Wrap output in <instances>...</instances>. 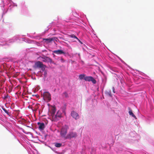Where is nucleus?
I'll use <instances>...</instances> for the list:
<instances>
[{
	"mask_svg": "<svg viewBox=\"0 0 154 154\" xmlns=\"http://www.w3.org/2000/svg\"><path fill=\"white\" fill-rule=\"evenodd\" d=\"M77 136V134L75 132H70L66 135V139H71L72 138L74 137Z\"/></svg>",
	"mask_w": 154,
	"mask_h": 154,
	"instance_id": "obj_4",
	"label": "nucleus"
},
{
	"mask_svg": "<svg viewBox=\"0 0 154 154\" xmlns=\"http://www.w3.org/2000/svg\"><path fill=\"white\" fill-rule=\"evenodd\" d=\"M105 94L111 97L112 95L111 94V91L110 90H107L105 92Z\"/></svg>",
	"mask_w": 154,
	"mask_h": 154,
	"instance_id": "obj_14",
	"label": "nucleus"
},
{
	"mask_svg": "<svg viewBox=\"0 0 154 154\" xmlns=\"http://www.w3.org/2000/svg\"><path fill=\"white\" fill-rule=\"evenodd\" d=\"M62 117L61 113L58 111L56 115L53 116V119L54 121H57Z\"/></svg>",
	"mask_w": 154,
	"mask_h": 154,
	"instance_id": "obj_3",
	"label": "nucleus"
},
{
	"mask_svg": "<svg viewBox=\"0 0 154 154\" xmlns=\"http://www.w3.org/2000/svg\"><path fill=\"white\" fill-rule=\"evenodd\" d=\"M128 109L129 110V115L130 116H131L132 117L135 118V119H137V118L136 117V116L133 113L130 107L128 108Z\"/></svg>",
	"mask_w": 154,
	"mask_h": 154,
	"instance_id": "obj_12",
	"label": "nucleus"
},
{
	"mask_svg": "<svg viewBox=\"0 0 154 154\" xmlns=\"http://www.w3.org/2000/svg\"><path fill=\"white\" fill-rule=\"evenodd\" d=\"M2 109L5 113L7 114L8 115H9V113L8 112L6 109H5V108H3Z\"/></svg>",
	"mask_w": 154,
	"mask_h": 154,
	"instance_id": "obj_18",
	"label": "nucleus"
},
{
	"mask_svg": "<svg viewBox=\"0 0 154 154\" xmlns=\"http://www.w3.org/2000/svg\"><path fill=\"white\" fill-rule=\"evenodd\" d=\"M44 99L46 101H49L51 100V95L48 92H45L43 94Z\"/></svg>",
	"mask_w": 154,
	"mask_h": 154,
	"instance_id": "obj_2",
	"label": "nucleus"
},
{
	"mask_svg": "<svg viewBox=\"0 0 154 154\" xmlns=\"http://www.w3.org/2000/svg\"><path fill=\"white\" fill-rule=\"evenodd\" d=\"M71 116L75 119L79 118V115L75 111H73L71 112Z\"/></svg>",
	"mask_w": 154,
	"mask_h": 154,
	"instance_id": "obj_8",
	"label": "nucleus"
},
{
	"mask_svg": "<svg viewBox=\"0 0 154 154\" xmlns=\"http://www.w3.org/2000/svg\"><path fill=\"white\" fill-rule=\"evenodd\" d=\"M60 61H61V62H62V63H63V62H64L65 61L64 59L63 58H61V59H60Z\"/></svg>",
	"mask_w": 154,
	"mask_h": 154,
	"instance_id": "obj_22",
	"label": "nucleus"
},
{
	"mask_svg": "<svg viewBox=\"0 0 154 154\" xmlns=\"http://www.w3.org/2000/svg\"><path fill=\"white\" fill-rule=\"evenodd\" d=\"M45 67H45V66H42V67H41L40 68L41 69L42 71H45Z\"/></svg>",
	"mask_w": 154,
	"mask_h": 154,
	"instance_id": "obj_20",
	"label": "nucleus"
},
{
	"mask_svg": "<svg viewBox=\"0 0 154 154\" xmlns=\"http://www.w3.org/2000/svg\"><path fill=\"white\" fill-rule=\"evenodd\" d=\"M55 39L54 38H44L43 40L44 42L47 43L51 42L52 41L54 40Z\"/></svg>",
	"mask_w": 154,
	"mask_h": 154,
	"instance_id": "obj_10",
	"label": "nucleus"
},
{
	"mask_svg": "<svg viewBox=\"0 0 154 154\" xmlns=\"http://www.w3.org/2000/svg\"><path fill=\"white\" fill-rule=\"evenodd\" d=\"M112 90L113 91V92L114 93H115V88H114V87H113L112 88Z\"/></svg>",
	"mask_w": 154,
	"mask_h": 154,
	"instance_id": "obj_23",
	"label": "nucleus"
},
{
	"mask_svg": "<svg viewBox=\"0 0 154 154\" xmlns=\"http://www.w3.org/2000/svg\"><path fill=\"white\" fill-rule=\"evenodd\" d=\"M44 75L45 76H46L47 75V72L46 71H45L44 72Z\"/></svg>",
	"mask_w": 154,
	"mask_h": 154,
	"instance_id": "obj_21",
	"label": "nucleus"
},
{
	"mask_svg": "<svg viewBox=\"0 0 154 154\" xmlns=\"http://www.w3.org/2000/svg\"><path fill=\"white\" fill-rule=\"evenodd\" d=\"M78 40L79 41V42H80L81 44H82V42L80 41V40H79H79Z\"/></svg>",
	"mask_w": 154,
	"mask_h": 154,
	"instance_id": "obj_24",
	"label": "nucleus"
},
{
	"mask_svg": "<svg viewBox=\"0 0 154 154\" xmlns=\"http://www.w3.org/2000/svg\"><path fill=\"white\" fill-rule=\"evenodd\" d=\"M42 66H45L46 67L45 65H44L41 62L38 61L35 62L34 67V68H40Z\"/></svg>",
	"mask_w": 154,
	"mask_h": 154,
	"instance_id": "obj_5",
	"label": "nucleus"
},
{
	"mask_svg": "<svg viewBox=\"0 0 154 154\" xmlns=\"http://www.w3.org/2000/svg\"><path fill=\"white\" fill-rule=\"evenodd\" d=\"M54 53L57 54H65V53L63 51L61 50H55L54 51Z\"/></svg>",
	"mask_w": 154,
	"mask_h": 154,
	"instance_id": "obj_11",
	"label": "nucleus"
},
{
	"mask_svg": "<svg viewBox=\"0 0 154 154\" xmlns=\"http://www.w3.org/2000/svg\"><path fill=\"white\" fill-rule=\"evenodd\" d=\"M85 75L84 74H81L79 75V78L80 79H84V78L85 77Z\"/></svg>",
	"mask_w": 154,
	"mask_h": 154,
	"instance_id": "obj_16",
	"label": "nucleus"
},
{
	"mask_svg": "<svg viewBox=\"0 0 154 154\" xmlns=\"http://www.w3.org/2000/svg\"><path fill=\"white\" fill-rule=\"evenodd\" d=\"M69 36L72 38H75L77 39V40H79V39L77 38V37L74 34H71L69 35Z\"/></svg>",
	"mask_w": 154,
	"mask_h": 154,
	"instance_id": "obj_17",
	"label": "nucleus"
},
{
	"mask_svg": "<svg viewBox=\"0 0 154 154\" xmlns=\"http://www.w3.org/2000/svg\"><path fill=\"white\" fill-rule=\"evenodd\" d=\"M56 109L55 107H53L51 111V115L53 117V116L54 115H55V114L56 112Z\"/></svg>",
	"mask_w": 154,
	"mask_h": 154,
	"instance_id": "obj_13",
	"label": "nucleus"
},
{
	"mask_svg": "<svg viewBox=\"0 0 154 154\" xmlns=\"http://www.w3.org/2000/svg\"><path fill=\"white\" fill-rule=\"evenodd\" d=\"M41 58L42 59V61L43 62H50L51 63L52 62V59L48 57H42Z\"/></svg>",
	"mask_w": 154,
	"mask_h": 154,
	"instance_id": "obj_7",
	"label": "nucleus"
},
{
	"mask_svg": "<svg viewBox=\"0 0 154 154\" xmlns=\"http://www.w3.org/2000/svg\"><path fill=\"white\" fill-rule=\"evenodd\" d=\"M37 124L39 125V130H44L45 127V125L44 123L38 122V123Z\"/></svg>",
	"mask_w": 154,
	"mask_h": 154,
	"instance_id": "obj_9",
	"label": "nucleus"
},
{
	"mask_svg": "<svg viewBox=\"0 0 154 154\" xmlns=\"http://www.w3.org/2000/svg\"><path fill=\"white\" fill-rule=\"evenodd\" d=\"M63 94L65 96V97H68V94L66 92H64L63 93Z\"/></svg>",
	"mask_w": 154,
	"mask_h": 154,
	"instance_id": "obj_19",
	"label": "nucleus"
},
{
	"mask_svg": "<svg viewBox=\"0 0 154 154\" xmlns=\"http://www.w3.org/2000/svg\"><path fill=\"white\" fill-rule=\"evenodd\" d=\"M68 128V127L67 126L65 125L63 127L61 130V136L63 137L65 139H66V135L67 134V130Z\"/></svg>",
	"mask_w": 154,
	"mask_h": 154,
	"instance_id": "obj_1",
	"label": "nucleus"
},
{
	"mask_svg": "<svg viewBox=\"0 0 154 154\" xmlns=\"http://www.w3.org/2000/svg\"><path fill=\"white\" fill-rule=\"evenodd\" d=\"M84 80L86 81H91L94 84H96V80L92 76H86L84 78Z\"/></svg>",
	"mask_w": 154,
	"mask_h": 154,
	"instance_id": "obj_6",
	"label": "nucleus"
},
{
	"mask_svg": "<svg viewBox=\"0 0 154 154\" xmlns=\"http://www.w3.org/2000/svg\"><path fill=\"white\" fill-rule=\"evenodd\" d=\"M54 146L57 147H60L62 145V144L58 143H54Z\"/></svg>",
	"mask_w": 154,
	"mask_h": 154,
	"instance_id": "obj_15",
	"label": "nucleus"
}]
</instances>
